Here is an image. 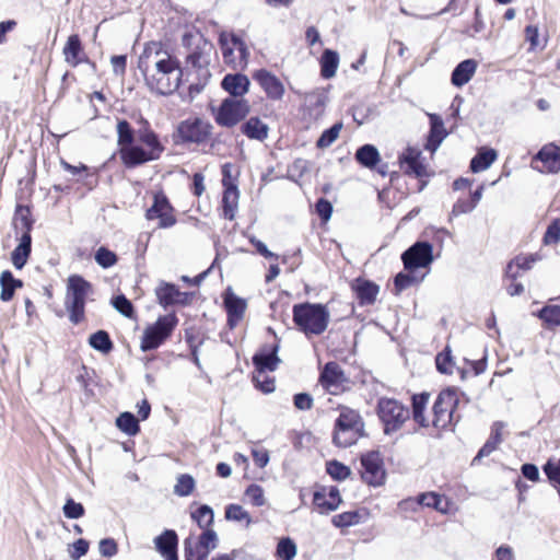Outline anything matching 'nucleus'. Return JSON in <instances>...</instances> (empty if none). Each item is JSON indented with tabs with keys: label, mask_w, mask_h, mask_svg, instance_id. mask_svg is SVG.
Returning <instances> with one entry per match:
<instances>
[{
	"label": "nucleus",
	"mask_w": 560,
	"mask_h": 560,
	"mask_svg": "<svg viewBox=\"0 0 560 560\" xmlns=\"http://www.w3.org/2000/svg\"><path fill=\"white\" fill-rule=\"evenodd\" d=\"M342 500L339 490L336 487L314 492L313 503L322 514H327L337 510Z\"/></svg>",
	"instance_id": "obj_21"
},
{
	"label": "nucleus",
	"mask_w": 560,
	"mask_h": 560,
	"mask_svg": "<svg viewBox=\"0 0 560 560\" xmlns=\"http://www.w3.org/2000/svg\"><path fill=\"white\" fill-rule=\"evenodd\" d=\"M116 130L119 158L127 168H132V159L128 156L129 154H127V152L130 148H137V144L133 143L137 131L132 129L131 125L126 119L118 120Z\"/></svg>",
	"instance_id": "obj_15"
},
{
	"label": "nucleus",
	"mask_w": 560,
	"mask_h": 560,
	"mask_svg": "<svg viewBox=\"0 0 560 560\" xmlns=\"http://www.w3.org/2000/svg\"><path fill=\"white\" fill-rule=\"evenodd\" d=\"M407 271L427 268L433 261V246L427 241H418L401 254Z\"/></svg>",
	"instance_id": "obj_11"
},
{
	"label": "nucleus",
	"mask_w": 560,
	"mask_h": 560,
	"mask_svg": "<svg viewBox=\"0 0 560 560\" xmlns=\"http://www.w3.org/2000/svg\"><path fill=\"white\" fill-rule=\"evenodd\" d=\"M113 306L124 316L131 317L133 315V306L131 302L124 295H117L113 300Z\"/></svg>",
	"instance_id": "obj_59"
},
{
	"label": "nucleus",
	"mask_w": 560,
	"mask_h": 560,
	"mask_svg": "<svg viewBox=\"0 0 560 560\" xmlns=\"http://www.w3.org/2000/svg\"><path fill=\"white\" fill-rule=\"evenodd\" d=\"M63 56L66 62L71 67H77L81 62L86 61L79 35L73 34L68 37L63 47Z\"/></svg>",
	"instance_id": "obj_24"
},
{
	"label": "nucleus",
	"mask_w": 560,
	"mask_h": 560,
	"mask_svg": "<svg viewBox=\"0 0 560 560\" xmlns=\"http://www.w3.org/2000/svg\"><path fill=\"white\" fill-rule=\"evenodd\" d=\"M485 185H480L474 192H471L466 199L459 198L457 200V214L471 212L480 201L482 197Z\"/></svg>",
	"instance_id": "obj_44"
},
{
	"label": "nucleus",
	"mask_w": 560,
	"mask_h": 560,
	"mask_svg": "<svg viewBox=\"0 0 560 560\" xmlns=\"http://www.w3.org/2000/svg\"><path fill=\"white\" fill-rule=\"evenodd\" d=\"M140 121L142 126L137 130V138L142 145L137 144V148H130L127 152L132 159V168L159 160L165 151V147L149 121L144 118Z\"/></svg>",
	"instance_id": "obj_2"
},
{
	"label": "nucleus",
	"mask_w": 560,
	"mask_h": 560,
	"mask_svg": "<svg viewBox=\"0 0 560 560\" xmlns=\"http://www.w3.org/2000/svg\"><path fill=\"white\" fill-rule=\"evenodd\" d=\"M212 125L201 118L183 120L176 130V143H205L212 133Z\"/></svg>",
	"instance_id": "obj_9"
},
{
	"label": "nucleus",
	"mask_w": 560,
	"mask_h": 560,
	"mask_svg": "<svg viewBox=\"0 0 560 560\" xmlns=\"http://www.w3.org/2000/svg\"><path fill=\"white\" fill-rule=\"evenodd\" d=\"M95 261L103 268H109L117 261V256L114 252L102 246L95 253Z\"/></svg>",
	"instance_id": "obj_55"
},
{
	"label": "nucleus",
	"mask_w": 560,
	"mask_h": 560,
	"mask_svg": "<svg viewBox=\"0 0 560 560\" xmlns=\"http://www.w3.org/2000/svg\"><path fill=\"white\" fill-rule=\"evenodd\" d=\"M195 488V479L188 474L179 475L174 486V493L179 497L189 495Z\"/></svg>",
	"instance_id": "obj_51"
},
{
	"label": "nucleus",
	"mask_w": 560,
	"mask_h": 560,
	"mask_svg": "<svg viewBox=\"0 0 560 560\" xmlns=\"http://www.w3.org/2000/svg\"><path fill=\"white\" fill-rule=\"evenodd\" d=\"M90 544L86 539L80 538L75 540L69 550L70 558L72 560H79L81 557L85 556L89 551Z\"/></svg>",
	"instance_id": "obj_62"
},
{
	"label": "nucleus",
	"mask_w": 560,
	"mask_h": 560,
	"mask_svg": "<svg viewBox=\"0 0 560 560\" xmlns=\"http://www.w3.org/2000/svg\"><path fill=\"white\" fill-rule=\"evenodd\" d=\"M156 550L165 558V560H178L177 546L178 537L175 530L165 529L154 539Z\"/></svg>",
	"instance_id": "obj_23"
},
{
	"label": "nucleus",
	"mask_w": 560,
	"mask_h": 560,
	"mask_svg": "<svg viewBox=\"0 0 560 560\" xmlns=\"http://www.w3.org/2000/svg\"><path fill=\"white\" fill-rule=\"evenodd\" d=\"M63 514L67 518H70V520H77V518H80L84 515V506L79 503V502H75L73 499L69 498L63 508Z\"/></svg>",
	"instance_id": "obj_56"
},
{
	"label": "nucleus",
	"mask_w": 560,
	"mask_h": 560,
	"mask_svg": "<svg viewBox=\"0 0 560 560\" xmlns=\"http://www.w3.org/2000/svg\"><path fill=\"white\" fill-rule=\"evenodd\" d=\"M454 412L455 388L447 387L439 394L433 405V425L438 429H444L451 425Z\"/></svg>",
	"instance_id": "obj_12"
},
{
	"label": "nucleus",
	"mask_w": 560,
	"mask_h": 560,
	"mask_svg": "<svg viewBox=\"0 0 560 560\" xmlns=\"http://www.w3.org/2000/svg\"><path fill=\"white\" fill-rule=\"evenodd\" d=\"M306 101L310 103V105H313L315 107L316 118L323 115L327 102V97L323 93H308L306 96Z\"/></svg>",
	"instance_id": "obj_60"
},
{
	"label": "nucleus",
	"mask_w": 560,
	"mask_h": 560,
	"mask_svg": "<svg viewBox=\"0 0 560 560\" xmlns=\"http://www.w3.org/2000/svg\"><path fill=\"white\" fill-rule=\"evenodd\" d=\"M225 517L229 521L246 522L247 526L252 523V518L248 512L238 504L228 505L225 509Z\"/></svg>",
	"instance_id": "obj_52"
},
{
	"label": "nucleus",
	"mask_w": 560,
	"mask_h": 560,
	"mask_svg": "<svg viewBox=\"0 0 560 560\" xmlns=\"http://www.w3.org/2000/svg\"><path fill=\"white\" fill-rule=\"evenodd\" d=\"M498 153L494 149L481 148L470 161V170L479 173L488 167L497 160Z\"/></svg>",
	"instance_id": "obj_32"
},
{
	"label": "nucleus",
	"mask_w": 560,
	"mask_h": 560,
	"mask_svg": "<svg viewBox=\"0 0 560 560\" xmlns=\"http://www.w3.org/2000/svg\"><path fill=\"white\" fill-rule=\"evenodd\" d=\"M241 131L252 140L264 141L268 137L269 127L258 117H250L241 126Z\"/></svg>",
	"instance_id": "obj_31"
},
{
	"label": "nucleus",
	"mask_w": 560,
	"mask_h": 560,
	"mask_svg": "<svg viewBox=\"0 0 560 560\" xmlns=\"http://www.w3.org/2000/svg\"><path fill=\"white\" fill-rule=\"evenodd\" d=\"M32 249V236L31 233H23L19 245L13 249L11 254V260L16 269H22L31 255Z\"/></svg>",
	"instance_id": "obj_29"
},
{
	"label": "nucleus",
	"mask_w": 560,
	"mask_h": 560,
	"mask_svg": "<svg viewBox=\"0 0 560 560\" xmlns=\"http://www.w3.org/2000/svg\"><path fill=\"white\" fill-rule=\"evenodd\" d=\"M362 479L370 486L377 487L384 483L385 470L378 452H370L361 456Z\"/></svg>",
	"instance_id": "obj_13"
},
{
	"label": "nucleus",
	"mask_w": 560,
	"mask_h": 560,
	"mask_svg": "<svg viewBox=\"0 0 560 560\" xmlns=\"http://www.w3.org/2000/svg\"><path fill=\"white\" fill-rule=\"evenodd\" d=\"M168 55H171V52L161 42L152 40L147 43L138 60V68L140 72L153 65H156V62H160V60L166 58Z\"/></svg>",
	"instance_id": "obj_20"
},
{
	"label": "nucleus",
	"mask_w": 560,
	"mask_h": 560,
	"mask_svg": "<svg viewBox=\"0 0 560 560\" xmlns=\"http://www.w3.org/2000/svg\"><path fill=\"white\" fill-rule=\"evenodd\" d=\"M429 397L430 395L428 393H421L418 395H413L412 397L413 419L422 427L425 425L423 410L429 401Z\"/></svg>",
	"instance_id": "obj_46"
},
{
	"label": "nucleus",
	"mask_w": 560,
	"mask_h": 560,
	"mask_svg": "<svg viewBox=\"0 0 560 560\" xmlns=\"http://www.w3.org/2000/svg\"><path fill=\"white\" fill-rule=\"evenodd\" d=\"M245 497L255 506H262L266 503L264 489L256 483H252L247 487Z\"/></svg>",
	"instance_id": "obj_54"
},
{
	"label": "nucleus",
	"mask_w": 560,
	"mask_h": 560,
	"mask_svg": "<svg viewBox=\"0 0 560 560\" xmlns=\"http://www.w3.org/2000/svg\"><path fill=\"white\" fill-rule=\"evenodd\" d=\"M89 345L102 353H108L113 349L110 337L105 330H97L92 334L89 338Z\"/></svg>",
	"instance_id": "obj_42"
},
{
	"label": "nucleus",
	"mask_w": 560,
	"mask_h": 560,
	"mask_svg": "<svg viewBox=\"0 0 560 560\" xmlns=\"http://www.w3.org/2000/svg\"><path fill=\"white\" fill-rule=\"evenodd\" d=\"M412 272L413 271H407V272H399L398 275H396V277L394 279V287L396 290V294L408 289L412 284L420 282L423 279V276L419 279Z\"/></svg>",
	"instance_id": "obj_49"
},
{
	"label": "nucleus",
	"mask_w": 560,
	"mask_h": 560,
	"mask_svg": "<svg viewBox=\"0 0 560 560\" xmlns=\"http://www.w3.org/2000/svg\"><path fill=\"white\" fill-rule=\"evenodd\" d=\"M352 289L361 305H371L375 302L380 288L370 280L357 279Z\"/></svg>",
	"instance_id": "obj_27"
},
{
	"label": "nucleus",
	"mask_w": 560,
	"mask_h": 560,
	"mask_svg": "<svg viewBox=\"0 0 560 560\" xmlns=\"http://www.w3.org/2000/svg\"><path fill=\"white\" fill-rule=\"evenodd\" d=\"M176 63H179V60L173 56L172 54L166 56V58H163L160 60V62H156V65H153L149 67L148 69L141 71L143 78L154 73L155 71H162L171 66H175Z\"/></svg>",
	"instance_id": "obj_58"
},
{
	"label": "nucleus",
	"mask_w": 560,
	"mask_h": 560,
	"mask_svg": "<svg viewBox=\"0 0 560 560\" xmlns=\"http://www.w3.org/2000/svg\"><path fill=\"white\" fill-rule=\"evenodd\" d=\"M219 44L225 63L238 66L246 63L249 56L248 48L243 39L234 33H221Z\"/></svg>",
	"instance_id": "obj_10"
},
{
	"label": "nucleus",
	"mask_w": 560,
	"mask_h": 560,
	"mask_svg": "<svg viewBox=\"0 0 560 560\" xmlns=\"http://www.w3.org/2000/svg\"><path fill=\"white\" fill-rule=\"evenodd\" d=\"M92 293V284L82 276L72 275L68 278L63 304L68 312L69 320L73 325H78L84 320L85 303Z\"/></svg>",
	"instance_id": "obj_1"
},
{
	"label": "nucleus",
	"mask_w": 560,
	"mask_h": 560,
	"mask_svg": "<svg viewBox=\"0 0 560 560\" xmlns=\"http://www.w3.org/2000/svg\"><path fill=\"white\" fill-rule=\"evenodd\" d=\"M296 555L295 542L287 537L281 538L277 546V556L282 560H293Z\"/></svg>",
	"instance_id": "obj_53"
},
{
	"label": "nucleus",
	"mask_w": 560,
	"mask_h": 560,
	"mask_svg": "<svg viewBox=\"0 0 560 560\" xmlns=\"http://www.w3.org/2000/svg\"><path fill=\"white\" fill-rule=\"evenodd\" d=\"M178 318L175 314L160 316L158 320L148 326L142 335L140 348L147 352L159 348L177 326Z\"/></svg>",
	"instance_id": "obj_5"
},
{
	"label": "nucleus",
	"mask_w": 560,
	"mask_h": 560,
	"mask_svg": "<svg viewBox=\"0 0 560 560\" xmlns=\"http://www.w3.org/2000/svg\"><path fill=\"white\" fill-rule=\"evenodd\" d=\"M537 316L547 328L560 326V305H546L538 311Z\"/></svg>",
	"instance_id": "obj_40"
},
{
	"label": "nucleus",
	"mask_w": 560,
	"mask_h": 560,
	"mask_svg": "<svg viewBox=\"0 0 560 560\" xmlns=\"http://www.w3.org/2000/svg\"><path fill=\"white\" fill-rule=\"evenodd\" d=\"M30 209L28 207L19 205L15 211V224H21L23 229H25L24 233H31V229L33 225V221L30 218Z\"/></svg>",
	"instance_id": "obj_57"
},
{
	"label": "nucleus",
	"mask_w": 560,
	"mask_h": 560,
	"mask_svg": "<svg viewBox=\"0 0 560 560\" xmlns=\"http://www.w3.org/2000/svg\"><path fill=\"white\" fill-rule=\"evenodd\" d=\"M217 533L213 529L208 528L200 535L198 542L192 547L194 549H197L199 547V550L207 551V555H209L210 550L217 548Z\"/></svg>",
	"instance_id": "obj_48"
},
{
	"label": "nucleus",
	"mask_w": 560,
	"mask_h": 560,
	"mask_svg": "<svg viewBox=\"0 0 560 560\" xmlns=\"http://www.w3.org/2000/svg\"><path fill=\"white\" fill-rule=\"evenodd\" d=\"M319 382L326 389L335 394L336 389L347 382V377L341 366L337 362L330 361L325 364Z\"/></svg>",
	"instance_id": "obj_19"
},
{
	"label": "nucleus",
	"mask_w": 560,
	"mask_h": 560,
	"mask_svg": "<svg viewBox=\"0 0 560 560\" xmlns=\"http://www.w3.org/2000/svg\"><path fill=\"white\" fill-rule=\"evenodd\" d=\"M250 81L243 73H228L221 81V88L230 94L232 98H243L248 92Z\"/></svg>",
	"instance_id": "obj_22"
},
{
	"label": "nucleus",
	"mask_w": 560,
	"mask_h": 560,
	"mask_svg": "<svg viewBox=\"0 0 560 560\" xmlns=\"http://www.w3.org/2000/svg\"><path fill=\"white\" fill-rule=\"evenodd\" d=\"M534 162H541L542 166L535 168L545 173H558L560 171V148L550 143L544 145L534 158Z\"/></svg>",
	"instance_id": "obj_18"
},
{
	"label": "nucleus",
	"mask_w": 560,
	"mask_h": 560,
	"mask_svg": "<svg viewBox=\"0 0 560 560\" xmlns=\"http://www.w3.org/2000/svg\"><path fill=\"white\" fill-rule=\"evenodd\" d=\"M145 218L148 220L159 219V228L162 229L171 228L176 223L173 208L163 194L154 195L153 205L147 210Z\"/></svg>",
	"instance_id": "obj_14"
},
{
	"label": "nucleus",
	"mask_w": 560,
	"mask_h": 560,
	"mask_svg": "<svg viewBox=\"0 0 560 560\" xmlns=\"http://www.w3.org/2000/svg\"><path fill=\"white\" fill-rule=\"evenodd\" d=\"M224 305L229 316V323L234 326L240 322L246 310V301L235 295L231 289L224 294Z\"/></svg>",
	"instance_id": "obj_25"
},
{
	"label": "nucleus",
	"mask_w": 560,
	"mask_h": 560,
	"mask_svg": "<svg viewBox=\"0 0 560 560\" xmlns=\"http://www.w3.org/2000/svg\"><path fill=\"white\" fill-rule=\"evenodd\" d=\"M343 125L342 122H336L330 128L323 131L320 137L316 141L318 149H326L330 147L338 138Z\"/></svg>",
	"instance_id": "obj_45"
},
{
	"label": "nucleus",
	"mask_w": 560,
	"mask_h": 560,
	"mask_svg": "<svg viewBox=\"0 0 560 560\" xmlns=\"http://www.w3.org/2000/svg\"><path fill=\"white\" fill-rule=\"evenodd\" d=\"M184 551H185V560H207L208 559L207 551L199 550V547L197 549H194L190 538L185 540Z\"/></svg>",
	"instance_id": "obj_63"
},
{
	"label": "nucleus",
	"mask_w": 560,
	"mask_h": 560,
	"mask_svg": "<svg viewBox=\"0 0 560 560\" xmlns=\"http://www.w3.org/2000/svg\"><path fill=\"white\" fill-rule=\"evenodd\" d=\"M365 516H366V513L362 512L360 510L348 511V512H343V513L335 515L331 518V523L334 524V526H336L338 528H345V527H350V526H354V525L363 523L365 520Z\"/></svg>",
	"instance_id": "obj_36"
},
{
	"label": "nucleus",
	"mask_w": 560,
	"mask_h": 560,
	"mask_svg": "<svg viewBox=\"0 0 560 560\" xmlns=\"http://www.w3.org/2000/svg\"><path fill=\"white\" fill-rule=\"evenodd\" d=\"M504 427L505 424L501 421H497L492 424L490 436L472 459V464L489 456L497 450L498 445L502 442L501 432Z\"/></svg>",
	"instance_id": "obj_28"
},
{
	"label": "nucleus",
	"mask_w": 560,
	"mask_h": 560,
	"mask_svg": "<svg viewBox=\"0 0 560 560\" xmlns=\"http://www.w3.org/2000/svg\"><path fill=\"white\" fill-rule=\"evenodd\" d=\"M250 112V105L245 98H224L214 114L215 122L225 128H232L242 121Z\"/></svg>",
	"instance_id": "obj_8"
},
{
	"label": "nucleus",
	"mask_w": 560,
	"mask_h": 560,
	"mask_svg": "<svg viewBox=\"0 0 560 560\" xmlns=\"http://www.w3.org/2000/svg\"><path fill=\"white\" fill-rule=\"evenodd\" d=\"M222 197L223 215L228 220H233L235 217V209L238 201V190L234 185H226Z\"/></svg>",
	"instance_id": "obj_33"
},
{
	"label": "nucleus",
	"mask_w": 560,
	"mask_h": 560,
	"mask_svg": "<svg viewBox=\"0 0 560 560\" xmlns=\"http://www.w3.org/2000/svg\"><path fill=\"white\" fill-rule=\"evenodd\" d=\"M355 160L362 166L373 168L380 162L381 156L376 147L373 144H364L357 150Z\"/></svg>",
	"instance_id": "obj_35"
},
{
	"label": "nucleus",
	"mask_w": 560,
	"mask_h": 560,
	"mask_svg": "<svg viewBox=\"0 0 560 560\" xmlns=\"http://www.w3.org/2000/svg\"><path fill=\"white\" fill-rule=\"evenodd\" d=\"M155 294L159 303L164 307L183 302L180 298L186 295L185 293H182L175 284L166 282L160 283L155 289Z\"/></svg>",
	"instance_id": "obj_30"
},
{
	"label": "nucleus",
	"mask_w": 560,
	"mask_h": 560,
	"mask_svg": "<svg viewBox=\"0 0 560 560\" xmlns=\"http://www.w3.org/2000/svg\"><path fill=\"white\" fill-rule=\"evenodd\" d=\"M560 240V219L553 220L544 235L545 244H556Z\"/></svg>",
	"instance_id": "obj_61"
},
{
	"label": "nucleus",
	"mask_w": 560,
	"mask_h": 560,
	"mask_svg": "<svg viewBox=\"0 0 560 560\" xmlns=\"http://www.w3.org/2000/svg\"><path fill=\"white\" fill-rule=\"evenodd\" d=\"M430 118V132L425 143V149L434 152L442 143L447 132L444 128L443 120L436 114H429Z\"/></svg>",
	"instance_id": "obj_26"
},
{
	"label": "nucleus",
	"mask_w": 560,
	"mask_h": 560,
	"mask_svg": "<svg viewBox=\"0 0 560 560\" xmlns=\"http://www.w3.org/2000/svg\"><path fill=\"white\" fill-rule=\"evenodd\" d=\"M116 425L128 435H136L140 431L139 421L131 412H122L116 419Z\"/></svg>",
	"instance_id": "obj_39"
},
{
	"label": "nucleus",
	"mask_w": 560,
	"mask_h": 560,
	"mask_svg": "<svg viewBox=\"0 0 560 560\" xmlns=\"http://www.w3.org/2000/svg\"><path fill=\"white\" fill-rule=\"evenodd\" d=\"M363 429L364 422L360 413L342 407L335 422L332 441L339 447H349L363 435Z\"/></svg>",
	"instance_id": "obj_4"
},
{
	"label": "nucleus",
	"mask_w": 560,
	"mask_h": 560,
	"mask_svg": "<svg viewBox=\"0 0 560 560\" xmlns=\"http://www.w3.org/2000/svg\"><path fill=\"white\" fill-rule=\"evenodd\" d=\"M454 364L452 347L446 345L435 357L436 370L442 374H452Z\"/></svg>",
	"instance_id": "obj_43"
},
{
	"label": "nucleus",
	"mask_w": 560,
	"mask_h": 560,
	"mask_svg": "<svg viewBox=\"0 0 560 560\" xmlns=\"http://www.w3.org/2000/svg\"><path fill=\"white\" fill-rule=\"evenodd\" d=\"M544 472L551 482L560 486V462L548 460L544 466Z\"/></svg>",
	"instance_id": "obj_64"
},
{
	"label": "nucleus",
	"mask_w": 560,
	"mask_h": 560,
	"mask_svg": "<svg viewBox=\"0 0 560 560\" xmlns=\"http://www.w3.org/2000/svg\"><path fill=\"white\" fill-rule=\"evenodd\" d=\"M326 471L332 479L339 481L347 479L351 474L350 468L338 460L328 462Z\"/></svg>",
	"instance_id": "obj_50"
},
{
	"label": "nucleus",
	"mask_w": 560,
	"mask_h": 560,
	"mask_svg": "<svg viewBox=\"0 0 560 560\" xmlns=\"http://www.w3.org/2000/svg\"><path fill=\"white\" fill-rule=\"evenodd\" d=\"M420 155L421 153L417 149L408 148L401 156V161L408 165L409 172L416 176H422L425 172Z\"/></svg>",
	"instance_id": "obj_38"
},
{
	"label": "nucleus",
	"mask_w": 560,
	"mask_h": 560,
	"mask_svg": "<svg viewBox=\"0 0 560 560\" xmlns=\"http://www.w3.org/2000/svg\"><path fill=\"white\" fill-rule=\"evenodd\" d=\"M183 70L180 62L144 78L147 88L158 95H172L180 85Z\"/></svg>",
	"instance_id": "obj_6"
},
{
	"label": "nucleus",
	"mask_w": 560,
	"mask_h": 560,
	"mask_svg": "<svg viewBox=\"0 0 560 560\" xmlns=\"http://www.w3.org/2000/svg\"><path fill=\"white\" fill-rule=\"evenodd\" d=\"M478 67L475 59H466L457 65V88L468 83Z\"/></svg>",
	"instance_id": "obj_41"
},
{
	"label": "nucleus",
	"mask_w": 560,
	"mask_h": 560,
	"mask_svg": "<svg viewBox=\"0 0 560 560\" xmlns=\"http://www.w3.org/2000/svg\"><path fill=\"white\" fill-rule=\"evenodd\" d=\"M339 65V55L331 49H325L320 57V74L324 79L335 77Z\"/></svg>",
	"instance_id": "obj_37"
},
{
	"label": "nucleus",
	"mask_w": 560,
	"mask_h": 560,
	"mask_svg": "<svg viewBox=\"0 0 560 560\" xmlns=\"http://www.w3.org/2000/svg\"><path fill=\"white\" fill-rule=\"evenodd\" d=\"M253 79L259 84L267 98L271 101H281L285 89L278 77L266 69L256 70Z\"/></svg>",
	"instance_id": "obj_16"
},
{
	"label": "nucleus",
	"mask_w": 560,
	"mask_h": 560,
	"mask_svg": "<svg viewBox=\"0 0 560 560\" xmlns=\"http://www.w3.org/2000/svg\"><path fill=\"white\" fill-rule=\"evenodd\" d=\"M191 517L197 522L200 528L208 529V527L213 523L214 515L212 509L209 505L203 504L191 513Z\"/></svg>",
	"instance_id": "obj_47"
},
{
	"label": "nucleus",
	"mask_w": 560,
	"mask_h": 560,
	"mask_svg": "<svg viewBox=\"0 0 560 560\" xmlns=\"http://www.w3.org/2000/svg\"><path fill=\"white\" fill-rule=\"evenodd\" d=\"M377 413L384 424L385 434H390L400 429L410 417L409 409L392 398H381L378 400Z\"/></svg>",
	"instance_id": "obj_7"
},
{
	"label": "nucleus",
	"mask_w": 560,
	"mask_h": 560,
	"mask_svg": "<svg viewBox=\"0 0 560 560\" xmlns=\"http://www.w3.org/2000/svg\"><path fill=\"white\" fill-rule=\"evenodd\" d=\"M0 299L3 302H9L12 300L15 289L22 288L23 282L19 279H15L10 270H4L0 275Z\"/></svg>",
	"instance_id": "obj_34"
},
{
	"label": "nucleus",
	"mask_w": 560,
	"mask_h": 560,
	"mask_svg": "<svg viewBox=\"0 0 560 560\" xmlns=\"http://www.w3.org/2000/svg\"><path fill=\"white\" fill-rule=\"evenodd\" d=\"M280 346L276 342L272 346L265 345L260 351L254 354L253 364L255 366V373L264 375L266 372H273L278 369L281 360L278 357Z\"/></svg>",
	"instance_id": "obj_17"
},
{
	"label": "nucleus",
	"mask_w": 560,
	"mask_h": 560,
	"mask_svg": "<svg viewBox=\"0 0 560 560\" xmlns=\"http://www.w3.org/2000/svg\"><path fill=\"white\" fill-rule=\"evenodd\" d=\"M329 312L323 304L301 303L293 306V322L307 337L322 335L329 323Z\"/></svg>",
	"instance_id": "obj_3"
}]
</instances>
